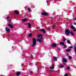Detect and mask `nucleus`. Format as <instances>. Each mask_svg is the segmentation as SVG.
Instances as JSON below:
<instances>
[{
	"label": "nucleus",
	"mask_w": 76,
	"mask_h": 76,
	"mask_svg": "<svg viewBox=\"0 0 76 76\" xmlns=\"http://www.w3.org/2000/svg\"><path fill=\"white\" fill-rule=\"evenodd\" d=\"M38 38H39L37 39V41L39 42L40 43H42V40L43 39V37H42V35L41 34H39L37 35Z\"/></svg>",
	"instance_id": "f257e3e1"
},
{
	"label": "nucleus",
	"mask_w": 76,
	"mask_h": 76,
	"mask_svg": "<svg viewBox=\"0 0 76 76\" xmlns=\"http://www.w3.org/2000/svg\"><path fill=\"white\" fill-rule=\"evenodd\" d=\"M37 43V40L34 38H33V45L32 47H34Z\"/></svg>",
	"instance_id": "f03ea898"
},
{
	"label": "nucleus",
	"mask_w": 76,
	"mask_h": 76,
	"mask_svg": "<svg viewBox=\"0 0 76 76\" xmlns=\"http://www.w3.org/2000/svg\"><path fill=\"white\" fill-rule=\"evenodd\" d=\"M65 34L67 35H69V34H70V30L68 29H66L65 30Z\"/></svg>",
	"instance_id": "7ed1b4c3"
},
{
	"label": "nucleus",
	"mask_w": 76,
	"mask_h": 76,
	"mask_svg": "<svg viewBox=\"0 0 76 76\" xmlns=\"http://www.w3.org/2000/svg\"><path fill=\"white\" fill-rule=\"evenodd\" d=\"M5 30L7 32H9L10 31V29L9 28L7 27H6L5 28Z\"/></svg>",
	"instance_id": "20e7f679"
},
{
	"label": "nucleus",
	"mask_w": 76,
	"mask_h": 76,
	"mask_svg": "<svg viewBox=\"0 0 76 76\" xmlns=\"http://www.w3.org/2000/svg\"><path fill=\"white\" fill-rule=\"evenodd\" d=\"M42 14V15H44L45 16H47L48 15V14L47 12H43Z\"/></svg>",
	"instance_id": "39448f33"
},
{
	"label": "nucleus",
	"mask_w": 76,
	"mask_h": 76,
	"mask_svg": "<svg viewBox=\"0 0 76 76\" xmlns=\"http://www.w3.org/2000/svg\"><path fill=\"white\" fill-rule=\"evenodd\" d=\"M40 31L43 32L44 34H45V30L44 28L41 29Z\"/></svg>",
	"instance_id": "423d86ee"
},
{
	"label": "nucleus",
	"mask_w": 76,
	"mask_h": 76,
	"mask_svg": "<svg viewBox=\"0 0 76 76\" xmlns=\"http://www.w3.org/2000/svg\"><path fill=\"white\" fill-rule=\"evenodd\" d=\"M74 51L75 53L76 54V44H75V45L74 47Z\"/></svg>",
	"instance_id": "0eeeda50"
},
{
	"label": "nucleus",
	"mask_w": 76,
	"mask_h": 76,
	"mask_svg": "<svg viewBox=\"0 0 76 76\" xmlns=\"http://www.w3.org/2000/svg\"><path fill=\"white\" fill-rule=\"evenodd\" d=\"M27 20H28V19L27 18H25L22 20V21L23 22H24L27 21Z\"/></svg>",
	"instance_id": "6e6552de"
},
{
	"label": "nucleus",
	"mask_w": 76,
	"mask_h": 76,
	"mask_svg": "<svg viewBox=\"0 0 76 76\" xmlns=\"http://www.w3.org/2000/svg\"><path fill=\"white\" fill-rule=\"evenodd\" d=\"M63 61L64 63H67V59H65L64 58H63Z\"/></svg>",
	"instance_id": "1a4fd4ad"
},
{
	"label": "nucleus",
	"mask_w": 76,
	"mask_h": 76,
	"mask_svg": "<svg viewBox=\"0 0 76 76\" xmlns=\"http://www.w3.org/2000/svg\"><path fill=\"white\" fill-rule=\"evenodd\" d=\"M8 26L11 28H13V26L10 24H8Z\"/></svg>",
	"instance_id": "9d476101"
},
{
	"label": "nucleus",
	"mask_w": 76,
	"mask_h": 76,
	"mask_svg": "<svg viewBox=\"0 0 76 76\" xmlns=\"http://www.w3.org/2000/svg\"><path fill=\"white\" fill-rule=\"evenodd\" d=\"M52 46L53 47L55 48L57 46V45L55 43H53L52 45Z\"/></svg>",
	"instance_id": "9b49d317"
},
{
	"label": "nucleus",
	"mask_w": 76,
	"mask_h": 76,
	"mask_svg": "<svg viewBox=\"0 0 76 76\" xmlns=\"http://www.w3.org/2000/svg\"><path fill=\"white\" fill-rule=\"evenodd\" d=\"M14 13H15V14H16L17 15L19 14V12H18V11L16 10L15 11Z\"/></svg>",
	"instance_id": "f8f14e48"
},
{
	"label": "nucleus",
	"mask_w": 76,
	"mask_h": 76,
	"mask_svg": "<svg viewBox=\"0 0 76 76\" xmlns=\"http://www.w3.org/2000/svg\"><path fill=\"white\" fill-rule=\"evenodd\" d=\"M54 65L53 64L52 65V67H50V68L51 69H54Z\"/></svg>",
	"instance_id": "ddd939ff"
},
{
	"label": "nucleus",
	"mask_w": 76,
	"mask_h": 76,
	"mask_svg": "<svg viewBox=\"0 0 76 76\" xmlns=\"http://www.w3.org/2000/svg\"><path fill=\"white\" fill-rule=\"evenodd\" d=\"M53 60L55 61H57V58H56V57H53Z\"/></svg>",
	"instance_id": "4468645a"
},
{
	"label": "nucleus",
	"mask_w": 76,
	"mask_h": 76,
	"mask_svg": "<svg viewBox=\"0 0 76 76\" xmlns=\"http://www.w3.org/2000/svg\"><path fill=\"white\" fill-rule=\"evenodd\" d=\"M59 44L60 45H64V43L63 42H60Z\"/></svg>",
	"instance_id": "2eb2a0df"
},
{
	"label": "nucleus",
	"mask_w": 76,
	"mask_h": 76,
	"mask_svg": "<svg viewBox=\"0 0 76 76\" xmlns=\"http://www.w3.org/2000/svg\"><path fill=\"white\" fill-rule=\"evenodd\" d=\"M20 72H17L16 73L17 76H19L20 75Z\"/></svg>",
	"instance_id": "dca6fc26"
},
{
	"label": "nucleus",
	"mask_w": 76,
	"mask_h": 76,
	"mask_svg": "<svg viewBox=\"0 0 76 76\" xmlns=\"http://www.w3.org/2000/svg\"><path fill=\"white\" fill-rule=\"evenodd\" d=\"M28 28H31V26L30 23H28Z\"/></svg>",
	"instance_id": "f3484780"
},
{
	"label": "nucleus",
	"mask_w": 76,
	"mask_h": 76,
	"mask_svg": "<svg viewBox=\"0 0 76 76\" xmlns=\"http://www.w3.org/2000/svg\"><path fill=\"white\" fill-rule=\"evenodd\" d=\"M72 51V49H67L66 50V51L67 52H69V51Z\"/></svg>",
	"instance_id": "a211bd4d"
},
{
	"label": "nucleus",
	"mask_w": 76,
	"mask_h": 76,
	"mask_svg": "<svg viewBox=\"0 0 76 76\" xmlns=\"http://www.w3.org/2000/svg\"><path fill=\"white\" fill-rule=\"evenodd\" d=\"M67 42L68 44H71V43H70V40H67Z\"/></svg>",
	"instance_id": "6ab92c4d"
},
{
	"label": "nucleus",
	"mask_w": 76,
	"mask_h": 76,
	"mask_svg": "<svg viewBox=\"0 0 76 76\" xmlns=\"http://www.w3.org/2000/svg\"><path fill=\"white\" fill-rule=\"evenodd\" d=\"M70 34L72 35H73V36H74V34H73V32L71 31L70 32Z\"/></svg>",
	"instance_id": "aec40b11"
},
{
	"label": "nucleus",
	"mask_w": 76,
	"mask_h": 76,
	"mask_svg": "<svg viewBox=\"0 0 76 76\" xmlns=\"http://www.w3.org/2000/svg\"><path fill=\"white\" fill-rule=\"evenodd\" d=\"M32 35V34H28V37H31Z\"/></svg>",
	"instance_id": "412c9836"
},
{
	"label": "nucleus",
	"mask_w": 76,
	"mask_h": 76,
	"mask_svg": "<svg viewBox=\"0 0 76 76\" xmlns=\"http://www.w3.org/2000/svg\"><path fill=\"white\" fill-rule=\"evenodd\" d=\"M59 67H60V68H61V67H64V66H63V65H59Z\"/></svg>",
	"instance_id": "4be33fe9"
},
{
	"label": "nucleus",
	"mask_w": 76,
	"mask_h": 76,
	"mask_svg": "<svg viewBox=\"0 0 76 76\" xmlns=\"http://www.w3.org/2000/svg\"><path fill=\"white\" fill-rule=\"evenodd\" d=\"M27 10H28V12H31V9L30 8H28L27 9Z\"/></svg>",
	"instance_id": "5701e85b"
},
{
	"label": "nucleus",
	"mask_w": 76,
	"mask_h": 76,
	"mask_svg": "<svg viewBox=\"0 0 76 76\" xmlns=\"http://www.w3.org/2000/svg\"><path fill=\"white\" fill-rule=\"evenodd\" d=\"M72 48H73V47L72 46H70L68 48L69 49H71Z\"/></svg>",
	"instance_id": "b1692460"
},
{
	"label": "nucleus",
	"mask_w": 76,
	"mask_h": 76,
	"mask_svg": "<svg viewBox=\"0 0 76 76\" xmlns=\"http://www.w3.org/2000/svg\"><path fill=\"white\" fill-rule=\"evenodd\" d=\"M67 70H69V69H70V67H67V68H66Z\"/></svg>",
	"instance_id": "393cba45"
},
{
	"label": "nucleus",
	"mask_w": 76,
	"mask_h": 76,
	"mask_svg": "<svg viewBox=\"0 0 76 76\" xmlns=\"http://www.w3.org/2000/svg\"><path fill=\"white\" fill-rule=\"evenodd\" d=\"M68 57L69 59H71V58H72V57L71 56H68Z\"/></svg>",
	"instance_id": "a878e982"
},
{
	"label": "nucleus",
	"mask_w": 76,
	"mask_h": 76,
	"mask_svg": "<svg viewBox=\"0 0 76 76\" xmlns=\"http://www.w3.org/2000/svg\"><path fill=\"white\" fill-rule=\"evenodd\" d=\"M66 41V38H64L63 41L64 42Z\"/></svg>",
	"instance_id": "bb28decb"
},
{
	"label": "nucleus",
	"mask_w": 76,
	"mask_h": 76,
	"mask_svg": "<svg viewBox=\"0 0 76 76\" xmlns=\"http://www.w3.org/2000/svg\"><path fill=\"white\" fill-rule=\"evenodd\" d=\"M30 73H31V74H32L33 72L31 71H30Z\"/></svg>",
	"instance_id": "cd10ccee"
},
{
	"label": "nucleus",
	"mask_w": 76,
	"mask_h": 76,
	"mask_svg": "<svg viewBox=\"0 0 76 76\" xmlns=\"http://www.w3.org/2000/svg\"><path fill=\"white\" fill-rule=\"evenodd\" d=\"M68 76V75L67 74H65L64 75V76Z\"/></svg>",
	"instance_id": "c85d7f7f"
},
{
	"label": "nucleus",
	"mask_w": 76,
	"mask_h": 76,
	"mask_svg": "<svg viewBox=\"0 0 76 76\" xmlns=\"http://www.w3.org/2000/svg\"><path fill=\"white\" fill-rule=\"evenodd\" d=\"M55 26H56V25H54L53 26V28H54L55 27Z\"/></svg>",
	"instance_id": "c756f323"
},
{
	"label": "nucleus",
	"mask_w": 76,
	"mask_h": 76,
	"mask_svg": "<svg viewBox=\"0 0 76 76\" xmlns=\"http://www.w3.org/2000/svg\"><path fill=\"white\" fill-rule=\"evenodd\" d=\"M64 48H66V45H64Z\"/></svg>",
	"instance_id": "7c9ffc66"
},
{
	"label": "nucleus",
	"mask_w": 76,
	"mask_h": 76,
	"mask_svg": "<svg viewBox=\"0 0 76 76\" xmlns=\"http://www.w3.org/2000/svg\"><path fill=\"white\" fill-rule=\"evenodd\" d=\"M31 58H33V56L32 55L31 57Z\"/></svg>",
	"instance_id": "2f4dec72"
},
{
	"label": "nucleus",
	"mask_w": 76,
	"mask_h": 76,
	"mask_svg": "<svg viewBox=\"0 0 76 76\" xmlns=\"http://www.w3.org/2000/svg\"><path fill=\"white\" fill-rule=\"evenodd\" d=\"M9 22H11V20H9Z\"/></svg>",
	"instance_id": "473e14b6"
},
{
	"label": "nucleus",
	"mask_w": 76,
	"mask_h": 76,
	"mask_svg": "<svg viewBox=\"0 0 76 76\" xmlns=\"http://www.w3.org/2000/svg\"><path fill=\"white\" fill-rule=\"evenodd\" d=\"M47 29H48V30H49V29H50V28H47Z\"/></svg>",
	"instance_id": "72a5a7b5"
},
{
	"label": "nucleus",
	"mask_w": 76,
	"mask_h": 76,
	"mask_svg": "<svg viewBox=\"0 0 76 76\" xmlns=\"http://www.w3.org/2000/svg\"><path fill=\"white\" fill-rule=\"evenodd\" d=\"M10 18V17H7V19H9Z\"/></svg>",
	"instance_id": "f704fd0d"
},
{
	"label": "nucleus",
	"mask_w": 76,
	"mask_h": 76,
	"mask_svg": "<svg viewBox=\"0 0 76 76\" xmlns=\"http://www.w3.org/2000/svg\"><path fill=\"white\" fill-rule=\"evenodd\" d=\"M74 25H76V23H74Z\"/></svg>",
	"instance_id": "c9c22d12"
},
{
	"label": "nucleus",
	"mask_w": 76,
	"mask_h": 76,
	"mask_svg": "<svg viewBox=\"0 0 76 76\" xmlns=\"http://www.w3.org/2000/svg\"><path fill=\"white\" fill-rule=\"evenodd\" d=\"M66 56H69V54H66Z\"/></svg>",
	"instance_id": "e433bc0d"
},
{
	"label": "nucleus",
	"mask_w": 76,
	"mask_h": 76,
	"mask_svg": "<svg viewBox=\"0 0 76 76\" xmlns=\"http://www.w3.org/2000/svg\"><path fill=\"white\" fill-rule=\"evenodd\" d=\"M75 20H76V19H75Z\"/></svg>",
	"instance_id": "4c0bfd02"
}]
</instances>
